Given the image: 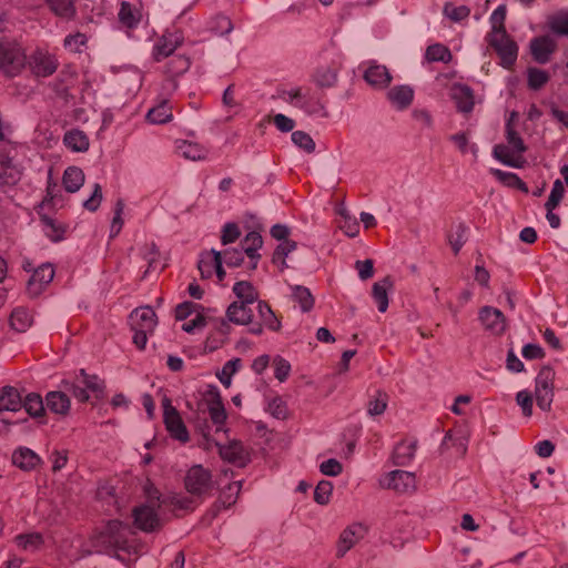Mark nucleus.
I'll return each instance as SVG.
<instances>
[{
	"mask_svg": "<svg viewBox=\"0 0 568 568\" xmlns=\"http://www.w3.org/2000/svg\"><path fill=\"white\" fill-rule=\"evenodd\" d=\"M184 485L189 495L172 494L165 498H161L155 488L146 489V503L133 510L135 526L146 532L154 531L162 526L161 517L165 510H193L214 489L212 474L202 465H194L187 470Z\"/></svg>",
	"mask_w": 568,
	"mask_h": 568,
	"instance_id": "1",
	"label": "nucleus"
},
{
	"mask_svg": "<svg viewBox=\"0 0 568 568\" xmlns=\"http://www.w3.org/2000/svg\"><path fill=\"white\" fill-rule=\"evenodd\" d=\"M94 545L100 551L115 552L116 557L125 560H132L143 554L144 545L136 538L135 532L119 520L108 521L102 529L95 535Z\"/></svg>",
	"mask_w": 568,
	"mask_h": 568,
	"instance_id": "2",
	"label": "nucleus"
},
{
	"mask_svg": "<svg viewBox=\"0 0 568 568\" xmlns=\"http://www.w3.org/2000/svg\"><path fill=\"white\" fill-rule=\"evenodd\" d=\"M23 146L12 142H0V183L16 184L22 174Z\"/></svg>",
	"mask_w": 568,
	"mask_h": 568,
	"instance_id": "3",
	"label": "nucleus"
},
{
	"mask_svg": "<svg viewBox=\"0 0 568 568\" xmlns=\"http://www.w3.org/2000/svg\"><path fill=\"white\" fill-rule=\"evenodd\" d=\"M278 97L294 108H298L308 115H323V105L312 94L311 88L297 87L280 91Z\"/></svg>",
	"mask_w": 568,
	"mask_h": 568,
	"instance_id": "4",
	"label": "nucleus"
},
{
	"mask_svg": "<svg viewBox=\"0 0 568 568\" xmlns=\"http://www.w3.org/2000/svg\"><path fill=\"white\" fill-rule=\"evenodd\" d=\"M63 387L67 394H71L81 403L89 400V393L99 397L103 389L101 379L95 375L87 374L84 369H81L79 374L75 375L73 382H64Z\"/></svg>",
	"mask_w": 568,
	"mask_h": 568,
	"instance_id": "5",
	"label": "nucleus"
},
{
	"mask_svg": "<svg viewBox=\"0 0 568 568\" xmlns=\"http://www.w3.org/2000/svg\"><path fill=\"white\" fill-rule=\"evenodd\" d=\"M555 372L550 367H542L535 379V395L537 405L542 410H549L554 398Z\"/></svg>",
	"mask_w": 568,
	"mask_h": 568,
	"instance_id": "6",
	"label": "nucleus"
},
{
	"mask_svg": "<svg viewBox=\"0 0 568 568\" xmlns=\"http://www.w3.org/2000/svg\"><path fill=\"white\" fill-rule=\"evenodd\" d=\"M23 65L24 54L20 47L9 41H0V69L13 77Z\"/></svg>",
	"mask_w": 568,
	"mask_h": 568,
	"instance_id": "7",
	"label": "nucleus"
},
{
	"mask_svg": "<svg viewBox=\"0 0 568 568\" xmlns=\"http://www.w3.org/2000/svg\"><path fill=\"white\" fill-rule=\"evenodd\" d=\"M489 43L498 53L501 65L504 68L513 67L517 60L518 47L508 34L506 32L491 33Z\"/></svg>",
	"mask_w": 568,
	"mask_h": 568,
	"instance_id": "8",
	"label": "nucleus"
},
{
	"mask_svg": "<svg viewBox=\"0 0 568 568\" xmlns=\"http://www.w3.org/2000/svg\"><path fill=\"white\" fill-rule=\"evenodd\" d=\"M163 417L168 432L175 439L185 443L189 440V432L179 412L171 405L169 398L163 399Z\"/></svg>",
	"mask_w": 568,
	"mask_h": 568,
	"instance_id": "9",
	"label": "nucleus"
},
{
	"mask_svg": "<svg viewBox=\"0 0 568 568\" xmlns=\"http://www.w3.org/2000/svg\"><path fill=\"white\" fill-rule=\"evenodd\" d=\"M383 488L408 493L415 488V475L406 470H393L379 480Z\"/></svg>",
	"mask_w": 568,
	"mask_h": 568,
	"instance_id": "10",
	"label": "nucleus"
},
{
	"mask_svg": "<svg viewBox=\"0 0 568 568\" xmlns=\"http://www.w3.org/2000/svg\"><path fill=\"white\" fill-rule=\"evenodd\" d=\"M367 532L366 526L361 523H354L345 528L337 544L336 556L344 557Z\"/></svg>",
	"mask_w": 568,
	"mask_h": 568,
	"instance_id": "11",
	"label": "nucleus"
},
{
	"mask_svg": "<svg viewBox=\"0 0 568 568\" xmlns=\"http://www.w3.org/2000/svg\"><path fill=\"white\" fill-rule=\"evenodd\" d=\"M197 267L202 277H211L215 273L219 281H222L225 276V271L222 266V254L215 250L202 253Z\"/></svg>",
	"mask_w": 568,
	"mask_h": 568,
	"instance_id": "12",
	"label": "nucleus"
},
{
	"mask_svg": "<svg viewBox=\"0 0 568 568\" xmlns=\"http://www.w3.org/2000/svg\"><path fill=\"white\" fill-rule=\"evenodd\" d=\"M359 69L363 70L365 81L375 88H385L392 81V75L387 68L378 64L376 61L363 62Z\"/></svg>",
	"mask_w": 568,
	"mask_h": 568,
	"instance_id": "13",
	"label": "nucleus"
},
{
	"mask_svg": "<svg viewBox=\"0 0 568 568\" xmlns=\"http://www.w3.org/2000/svg\"><path fill=\"white\" fill-rule=\"evenodd\" d=\"M214 444L223 459L239 467H244L250 462V453L242 443L233 440L229 445H220L216 442Z\"/></svg>",
	"mask_w": 568,
	"mask_h": 568,
	"instance_id": "14",
	"label": "nucleus"
},
{
	"mask_svg": "<svg viewBox=\"0 0 568 568\" xmlns=\"http://www.w3.org/2000/svg\"><path fill=\"white\" fill-rule=\"evenodd\" d=\"M30 65L37 77H49L58 68L55 57L47 51L37 50L30 59Z\"/></svg>",
	"mask_w": 568,
	"mask_h": 568,
	"instance_id": "15",
	"label": "nucleus"
},
{
	"mask_svg": "<svg viewBox=\"0 0 568 568\" xmlns=\"http://www.w3.org/2000/svg\"><path fill=\"white\" fill-rule=\"evenodd\" d=\"M132 331H154L156 326L155 312L149 307L135 308L129 317Z\"/></svg>",
	"mask_w": 568,
	"mask_h": 568,
	"instance_id": "16",
	"label": "nucleus"
},
{
	"mask_svg": "<svg viewBox=\"0 0 568 568\" xmlns=\"http://www.w3.org/2000/svg\"><path fill=\"white\" fill-rule=\"evenodd\" d=\"M479 321L486 329L494 334H501L506 328L505 315L498 308L484 306L479 311Z\"/></svg>",
	"mask_w": 568,
	"mask_h": 568,
	"instance_id": "17",
	"label": "nucleus"
},
{
	"mask_svg": "<svg viewBox=\"0 0 568 568\" xmlns=\"http://www.w3.org/2000/svg\"><path fill=\"white\" fill-rule=\"evenodd\" d=\"M54 277V270L51 264H43L34 270L29 282L28 292L31 296L39 295L45 285Z\"/></svg>",
	"mask_w": 568,
	"mask_h": 568,
	"instance_id": "18",
	"label": "nucleus"
},
{
	"mask_svg": "<svg viewBox=\"0 0 568 568\" xmlns=\"http://www.w3.org/2000/svg\"><path fill=\"white\" fill-rule=\"evenodd\" d=\"M555 50L556 43L549 37H537L530 41L531 55L538 63H547Z\"/></svg>",
	"mask_w": 568,
	"mask_h": 568,
	"instance_id": "19",
	"label": "nucleus"
},
{
	"mask_svg": "<svg viewBox=\"0 0 568 568\" xmlns=\"http://www.w3.org/2000/svg\"><path fill=\"white\" fill-rule=\"evenodd\" d=\"M207 409L213 424L216 427V433L225 432L224 424L227 418L224 405L219 393L214 392L207 399Z\"/></svg>",
	"mask_w": 568,
	"mask_h": 568,
	"instance_id": "20",
	"label": "nucleus"
},
{
	"mask_svg": "<svg viewBox=\"0 0 568 568\" xmlns=\"http://www.w3.org/2000/svg\"><path fill=\"white\" fill-rule=\"evenodd\" d=\"M251 304L233 302L226 310V316L229 322L236 325H247L252 322L253 311L250 307Z\"/></svg>",
	"mask_w": 568,
	"mask_h": 568,
	"instance_id": "21",
	"label": "nucleus"
},
{
	"mask_svg": "<svg viewBox=\"0 0 568 568\" xmlns=\"http://www.w3.org/2000/svg\"><path fill=\"white\" fill-rule=\"evenodd\" d=\"M41 458L28 447H19L12 454V463L22 470L34 469Z\"/></svg>",
	"mask_w": 568,
	"mask_h": 568,
	"instance_id": "22",
	"label": "nucleus"
},
{
	"mask_svg": "<svg viewBox=\"0 0 568 568\" xmlns=\"http://www.w3.org/2000/svg\"><path fill=\"white\" fill-rule=\"evenodd\" d=\"M22 407V397L17 388L4 386L0 388V412H18Z\"/></svg>",
	"mask_w": 568,
	"mask_h": 568,
	"instance_id": "23",
	"label": "nucleus"
},
{
	"mask_svg": "<svg viewBox=\"0 0 568 568\" xmlns=\"http://www.w3.org/2000/svg\"><path fill=\"white\" fill-rule=\"evenodd\" d=\"M45 406L54 414L65 415L70 408V398L65 390H52L45 396Z\"/></svg>",
	"mask_w": 568,
	"mask_h": 568,
	"instance_id": "24",
	"label": "nucleus"
},
{
	"mask_svg": "<svg viewBox=\"0 0 568 568\" xmlns=\"http://www.w3.org/2000/svg\"><path fill=\"white\" fill-rule=\"evenodd\" d=\"M63 144L72 152H85L90 142L88 135L79 129H71L64 133Z\"/></svg>",
	"mask_w": 568,
	"mask_h": 568,
	"instance_id": "25",
	"label": "nucleus"
},
{
	"mask_svg": "<svg viewBox=\"0 0 568 568\" xmlns=\"http://www.w3.org/2000/svg\"><path fill=\"white\" fill-rule=\"evenodd\" d=\"M176 152L179 155L191 161H202L207 155V150L203 145L185 140L176 142Z\"/></svg>",
	"mask_w": 568,
	"mask_h": 568,
	"instance_id": "26",
	"label": "nucleus"
},
{
	"mask_svg": "<svg viewBox=\"0 0 568 568\" xmlns=\"http://www.w3.org/2000/svg\"><path fill=\"white\" fill-rule=\"evenodd\" d=\"M242 251L247 255V257L253 262L252 268H255L257 266V261L260 260L261 255L257 253V251L263 245V239L260 233L253 231L250 232L244 240L241 243Z\"/></svg>",
	"mask_w": 568,
	"mask_h": 568,
	"instance_id": "27",
	"label": "nucleus"
},
{
	"mask_svg": "<svg viewBox=\"0 0 568 568\" xmlns=\"http://www.w3.org/2000/svg\"><path fill=\"white\" fill-rule=\"evenodd\" d=\"M75 1L77 0H44L50 11L64 20H71L75 17Z\"/></svg>",
	"mask_w": 568,
	"mask_h": 568,
	"instance_id": "28",
	"label": "nucleus"
},
{
	"mask_svg": "<svg viewBox=\"0 0 568 568\" xmlns=\"http://www.w3.org/2000/svg\"><path fill=\"white\" fill-rule=\"evenodd\" d=\"M182 37L178 32L164 34L155 45V59L161 60L172 54L181 44Z\"/></svg>",
	"mask_w": 568,
	"mask_h": 568,
	"instance_id": "29",
	"label": "nucleus"
},
{
	"mask_svg": "<svg viewBox=\"0 0 568 568\" xmlns=\"http://www.w3.org/2000/svg\"><path fill=\"white\" fill-rule=\"evenodd\" d=\"M393 282L389 277H384L382 281L376 282L373 285L372 295L377 304V308L381 313H385L388 307L387 291L392 287Z\"/></svg>",
	"mask_w": 568,
	"mask_h": 568,
	"instance_id": "30",
	"label": "nucleus"
},
{
	"mask_svg": "<svg viewBox=\"0 0 568 568\" xmlns=\"http://www.w3.org/2000/svg\"><path fill=\"white\" fill-rule=\"evenodd\" d=\"M416 450L415 442H400L393 452V462L397 466H406L413 459Z\"/></svg>",
	"mask_w": 568,
	"mask_h": 568,
	"instance_id": "31",
	"label": "nucleus"
},
{
	"mask_svg": "<svg viewBox=\"0 0 568 568\" xmlns=\"http://www.w3.org/2000/svg\"><path fill=\"white\" fill-rule=\"evenodd\" d=\"M453 99L460 112L468 113L474 108L471 90L466 85H457L453 89Z\"/></svg>",
	"mask_w": 568,
	"mask_h": 568,
	"instance_id": "32",
	"label": "nucleus"
},
{
	"mask_svg": "<svg viewBox=\"0 0 568 568\" xmlns=\"http://www.w3.org/2000/svg\"><path fill=\"white\" fill-rule=\"evenodd\" d=\"M414 98L413 90L407 85H399L388 91V99L398 109L407 108Z\"/></svg>",
	"mask_w": 568,
	"mask_h": 568,
	"instance_id": "33",
	"label": "nucleus"
},
{
	"mask_svg": "<svg viewBox=\"0 0 568 568\" xmlns=\"http://www.w3.org/2000/svg\"><path fill=\"white\" fill-rule=\"evenodd\" d=\"M146 118L153 124H164L170 122L173 119V114L169 101H161L148 112Z\"/></svg>",
	"mask_w": 568,
	"mask_h": 568,
	"instance_id": "34",
	"label": "nucleus"
},
{
	"mask_svg": "<svg viewBox=\"0 0 568 568\" xmlns=\"http://www.w3.org/2000/svg\"><path fill=\"white\" fill-rule=\"evenodd\" d=\"M32 324V316L29 310L17 307L10 316V325L17 332H26Z\"/></svg>",
	"mask_w": 568,
	"mask_h": 568,
	"instance_id": "35",
	"label": "nucleus"
},
{
	"mask_svg": "<svg viewBox=\"0 0 568 568\" xmlns=\"http://www.w3.org/2000/svg\"><path fill=\"white\" fill-rule=\"evenodd\" d=\"M22 407L26 412L34 417V418H43L44 417V404L42 397L37 393L28 394L24 399H22Z\"/></svg>",
	"mask_w": 568,
	"mask_h": 568,
	"instance_id": "36",
	"label": "nucleus"
},
{
	"mask_svg": "<svg viewBox=\"0 0 568 568\" xmlns=\"http://www.w3.org/2000/svg\"><path fill=\"white\" fill-rule=\"evenodd\" d=\"M291 293L296 303H298L302 312H310L314 306V297L311 291L302 285H292Z\"/></svg>",
	"mask_w": 568,
	"mask_h": 568,
	"instance_id": "37",
	"label": "nucleus"
},
{
	"mask_svg": "<svg viewBox=\"0 0 568 568\" xmlns=\"http://www.w3.org/2000/svg\"><path fill=\"white\" fill-rule=\"evenodd\" d=\"M84 182V174L77 166H69L63 174V185L68 192H77Z\"/></svg>",
	"mask_w": 568,
	"mask_h": 568,
	"instance_id": "38",
	"label": "nucleus"
},
{
	"mask_svg": "<svg viewBox=\"0 0 568 568\" xmlns=\"http://www.w3.org/2000/svg\"><path fill=\"white\" fill-rule=\"evenodd\" d=\"M517 113L513 112L510 119L506 124V139L508 143L509 150L517 155H520L526 151V145L520 138V135L513 129L511 119L515 118Z\"/></svg>",
	"mask_w": 568,
	"mask_h": 568,
	"instance_id": "39",
	"label": "nucleus"
},
{
	"mask_svg": "<svg viewBox=\"0 0 568 568\" xmlns=\"http://www.w3.org/2000/svg\"><path fill=\"white\" fill-rule=\"evenodd\" d=\"M41 222L43 233L47 237H49L53 242H59L63 240L65 227L61 223L48 216H43Z\"/></svg>",
	"mask_w": 568,
	"mask_h": 568,
	"instance_id": "40",
	"label": "nucleus"
},
{
	"mask_svg": "<svg viewBox=\"0 0 568 568\" xmlns=\"http://www.w3.org/2000/svg\"><path fill=\"white\" fill-rule=\"evenodd\" d=\"M493 175L503 182L505 185L520 190L523 192H528L527 185L521 181V179L513 172L501 171L499 169L491 170Z\"/></svg>",
	"mask_w": 568,
	"mask_h": 568,
	"instance_id": "41",
	"label": "nucleus"
},
{
	"mask_svg": "<svg viewBox=\"0 0 568 568\" xmlns=\"http://www.w3.org/2000/svg\"><path fill=\"white\" fill-rule=\"evenodd\" d=\"M242 367V361L240 358H233L227 361L222 369L216 374L221 384L225 387H230L232 384V377L235 375Z\"/></svg>",
	"mask_w": 568,
	"mask_h": 568,
	"instance_id": "42",
	"label": "nucleus"
},
{
	"mask_svg": "<svg viewBox=\"0 0 568 568\" xmlns=\"http://www.w3.org/2000/svg\"><path fill=\"white\" fill-rule=\"evenodd\" d=\"M550 80V74L541 69L530 67L527 70V83L531 90H540Z\"/></svg>",
	"mask_w": 568,
	"mask_h": 568,
	"instance_id": "43",
	"label": "nucleus"
},
{
	"mask_svg": "<svg viewBox=\"0 0 568 568\" xmlns=\"http://www.w3.org/2000/svg\"><path fill=\"white\" fill-rule=\"evenodd\" d=\"M233 292L240 300V303L253 304L257 298L254 287L246 281L236 282L233 286Z\"/></svg>",
	"mask_w": 568,
	"mask_h": 568,
	"instance_id": "44",
	"label": "nucleus"
},
{
	"mask_svg": "<svg viewBox=\"0 0 568 568\" xmlns=\"http://www.w3.org/2000/svg\"><path fill=\"white\" fill-rule=\"evenodd\" d=\"M17 546L24 551H36L43 542L42 536L37 532L18 535L14 537Z\"/></svg>",
	"mask_w": 568,
	"mask_h": 568,
	"instance_id": "45",
	"label": "nucleus"
},
{
	"mask_svg": "<svg viewBox=\"0 0 568 568\" xmlns=\"http://www.w3.org/2000/svg\"><path fill=\"white\" fill-rule=\"evenodd\" d=\"M256 308L263 325L267 326L272 331H277L280 328V322L267 303L260 301Z\"/></svg>",
	"mask_w": 568,
	"mask_h": 568,
	"instance_id": "46",
	"label": "nucleus"
},
{
	"mask_svg": "<svg viewBox=\"0 0 568 568\" xmlns=\"http://www.w3.org/2000/svg\"><path fill=\"white\" fill-rule=\"evenodd\" d=\"M313 80L320 88H332L337 81V71L334 68H320Z\"/></svg>",
	"mask_w": 568,
	"mask_h": 568,
	"instance_id": "47",
	"label": "nucleus"
},
{
	"mask_svg": "<svg viewBox=\"0 0 568 568\" xmlns=\"http://www.w3.org/2000/svg\"><path fill=\"white\" fill-rule=\"evenodd\" d=\"M493 155L495 159L500 161L503 164L510 166V168H521L524 163H519L518 160H516L511 155V151L507 145L504 144H497L494 146Z\"/></svg>",
	"mask_w": 568,
	"mask_h": 568,
	"instance_id": "48",
	"label": "nucleus"
},
{
	"mask_svg": "<svg viewBox=\"0 0 568 568\" xmlns=\"http://www.w3.org/2000/svg\"><path fill=\"white\" fill-rule=\"evenodd\" d=\"M426 58L429 61L448 62L452 59V53L444 44L435 43L427 48Z\"/></svg>",
	"mask_w": 568,
	"mask_h": 568,
	"instance_id": "49",
	"label": "nucleus"
},
{
	"mask_svg": "<svg viewBox=\"0 0 568 568\" xmlns=\"http://www.w3.org/2000/svg\"><path fill=\"white\" fill-rule=\"evenodd\" d=\"M124 207H125L124 201L122 199H119L115 202L114 210H113L114 216L112 219V223H111V227H110V239H114L115 236H118L123 227L124 221L122 219V215L124 212Z\"/></svg>",
	"mask_w": 568,
	"mask_h": 568,
	"instance_id": "50",
	"label": "nucleus"
},
{
	"mask_svg": "<svg viewBox=\"0 0 568 568\" xmlns=\"http://www.w3.org/2000/svg\"><path fill=\"white\" fill-rule=\"evenodd\" d=\"M297 247L296 242L291 240L282 241L277 247L275 248L274 255H273V262L281 264L282 267L286 266L285 257L295 251Z\"/></svg>",
	"mask_w": 568,
	"mask_h": 568,
	"instance_id": "51",
	"label": "nucleus"
},
{
	"mask_svg": "<svg viewBox=\"0 0 568 568\" xmlns=\"http://www.w3.org/2000/svg\"><path fill=\"white\" fill-rule=\"evenodd\" d=\"M444 14L454 22H462L468 18L470 10L466 6H455L447 2L444 6Z\"/></svg>",
	"mask_w": 568,
	"mask_h": 568,
	"instance_id": "52",
	"label": "nucleus"
},
{
	"mask_svg": "<svg viewBox=\"0 0 568 568\" xmlns=\"http://www.w3.org/2000/svg\"><path fill=\"white\" fill-rule=\"evenodd\" d=\"M241 487L242 481H233L227 486L225 490H223V493L220 496V503L223 505L224 508H230L232 505L235 504Z\"/></svg>",
	"mask_w": 568,
	"mask_h": 568,
	"instance_id": "53",
	"label": "nucleus"
},
{
	"mask_svg": "<svg viewBox=\"0 0 568 568\" xmlns=\"http://www.w3.org/2000/svg\"><path fill=\"white\" fill-rule=\"evenodd\" d=\"M450 141L462 153L465 154L469 151L475 158L477 156L478 148L475 143H469L468 136L465 132L453 134L450 136Z\"/></svg>",
	"mask_w": 568,
	"mask_h": 568,
	"instance_id": "54",
	"label": "nucleus"
},
{
	"mask_svg": "<svg viewBox=\"0 0 568 568\" xmlns=\"http://www.w3.org/2000/svg\"><path fill=\"white\" fill-rule=\"evenodd\" d=\"M467 229L463 224H458L448 235V243L454 253L457 254L466 242Z\"/></svg>",
	"mask_w": 568,
	"mask_h": 568,
	"instance_id": "55",
	"label": "nucleus"
},
{
	"mask_svg": "<svg viewBox=\"0 0 568 568\" xmlns=\"http://www.w3.org/2000/svg\"><path fill=\"white\" fill-rule=\"evenodd\" d=\"M565 193L564 184L560 180H556L552 184L549 197L545 204L547 211H554L560 203Z\"/></svg>",
	"mask_w": 568,
	"mask_h": 568,
	"instance_id": "56",
	"label": "nucleus"
},
{
	"mask_svg": "<svg viewBox=\"0 0 568 568\" xmlns=\"http://www.w3.org/2000/svg\"><path fill=\"white\" fill-rule=\"evenodd\" d=\"M291 138L292 142L305 152L312 153L315 150V142L303 131H294Z\"/></svg>",
	"mask_w": 568,
	"mask_h": 568,
	"instance_id": "57",
	"label": "nucleus"
},
{
	"mask_svg": "<svg viewBox=\"0 0 568 568\" xmlns=\"http://www.w3.org/2000/svg\"><path fill=\"white\" fill-rule=\"evenodd\" d=\"M387 407V395L382 392H377L376 397L369 400L367 406V413L371 416L382 415Z\"/></svg>",
	"mask_w": 568,
	"mask_h": 568,
	"instance_id": "58",
	"label": "nucleus"
},
{
	"mask_svg": "<svg viewBox=\"0 0 568 568\" xmlns=\"http://www.w3.org/2000/svg\"><path fill=\"white\" fill-rule=\"evenodd\" d=\"M333 485L328 480H322L317 484L314 490V500L317 504L326 505L329 501L332 495Z\"/></svg>",
	"mask_w": 568,
	"mask_h": 568,
	"instance_id": "59",
	"label": "nucleus"
},
{
	"mask_svg": "<svg viewBox=\"0 0 568 568\" xmlns=\"http://www.w3.org/2000/svg\"><path fill=\"white\" fill-rule=\"evenodd\" d=\"M550 29L560 36H568V13H559L550 18Z\"/></svg>",
	"mask_w": 568,
	"mask_h": 568,
	"instance_id": "60",
	"label": "nucleus"
},
{
	"mask_svg": "<svg viewBox=\"0 0 568 568\" xmlns=\"http://www.w3.org/2000/svg\"><path fill=\"white\" fill-rule=\"evenodd\" d=\"M267 412L277 419H284L287 414L285 402L278 396L271 398L267 403Z\"/></svg>",
	"mask_w": 568,
	"mask_h": 568,
	"instance_id": "61",
	"label": "nucleus"
},
{
	"mask_svg": "<svg viewBox=\"0 0 568 568\" xmlns=\"http://www.w3.org/2000/svg\"><path fill=\"white\" fill-rule=\"evenodd\" d=\"M506 19V7L500 4L498 6L490 16V22L493 27V33L496 32H506L504 27V21Z\"/></svg>",
	"mask_w": 568,
	"mask_h": 568,
	"instance_id": "62",
	"label": "nucleus"
},
{
	"mask_svg": "<svg viewBox=\"0 0 568 568\" xmlns=\"http://www.w3.org/2000/svg\"><path fill=\"white\" fill-rule=\"evenodd\" d=\"M516 402L520 406L524 416L529 417L532 414V396L530 392L523 389L516 394Z\"/></svg>",
	"mask_w": 568,
	"mask_h": 568,
	"instance_id": "63",
	"label": "nucleus"
},
{
	"mask_svg": "<svg viewBox=\"0 0 568 568\" xmlns=\"http://www.w3.org/2000/svg\"><path fill=\"white\" fill-rule=\"evenodd\" d=\"M241 235L240 229L235 223H226L222 229L221 242L223 245L235 242Z\"/></svg>",
	"mask_w": 568,
	"mask_h": 568,
	"instance_id": "64",
	"label": "nucleus"
}]
</instances>
